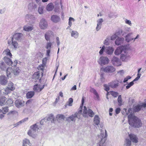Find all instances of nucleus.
Instances as JSON below:
<instances>
[{
  "label": "nucleus",
  "mask_w": 146,
  "mask_h": 146,
  "mask_svg": "<svg viewBox=\"0 0 146 146\" xmlns=\"http://www.w3.org/2000/svg\"><path fill=\"white\" fill-rule=\"evenodd\" d=\"M33 26L25 25L23 27V30L26 31H30L33 30Z\"/></svg>",
  "instance_id": "5701e85b"
},
{
  "label": "nucleus",
  "mask_w": 146,
  "mask_h": 146,
  "mask_svg": "<svg viewBox=\"0 0 146 146\" xmlns=\"http://www.w3.org/2000/svg\"><path fill=\"white\" fill-rule=\"evenodd\" d=\"M35 92L33 91L28 92L26 94V97L27 98H31L34 95Z\"/></svg>",
  "instance_id": "c9c22d12"
},
{
  "label": "nucleus",
  "mask_w": 146,
  "mask_h": 146,
  "mask_svg": "<svg viewBox=\"0 0 146 146\" xmlns=\"http://www.w3.org/2000/svg\"><path fill=\"white\" fill-rule=\"evenodd\" d=\"M6 103L9 106H11L13 104V101L11 99H9L7 100Z\"/></svg>",
  "instance_id": "603ef678"
},
{
  "label": "nucleus",
  "mask_w": 146,
  "mask_h": 146,
  "mask_svg": "<svg viewBox=\"0 0 146 146\" xmlns=\"http://www.w3.org/2000/svg\"><path fill=\"white\" fill-rule=\"evenodd\" d=\"M36 132L35 131L31 130L30 128V129L27 132V134L30 136L32 137H35L36 136Z\"/></svg>",
  "instance_id": "bb28decb"
},
{
  "label": "nucleus",
  "mask_w": 146,
  "mask_h": 146,
  "mask_svg": "<svg viewBox=\"0 0 146 146\" xmlns=\"http://www.w3.org/2000/svg\"><path fill=\"white\" fill-rule=\"evenodd\" d=\"M117 35L116 33L110 37L111 40H115L117 37Z\"/></svg>",
  "instance_id": "052dcab7"
},
{
  "label": "nucleus",
  "mask_w": 146,
  "mask_h": 146,
  "mask_svg": "<svg viewBox=\"0 0 146 146\" xmlns=\"http://www.w3.org/2000/svg\"><path fill=\"white\" fill-rule=\"evenodd\" d=\"M100 131L101 133L98 136V140L99 141V146H102V145L104 143L106 139L107 134L106 130V129H104L103 130L101 129Z\"/></svg>",
  "instance_id": "f03ea898"
},
{
  "label": "nucleus",
  "mask_w": 146,
  "mask_h": 146,
  "mask_svg": "<svg viewBox=\"0 0 146 146\" xmlns=\"http://www.w3.org/2000/svg\"><path fill=\"white\" fill-rule=\"evenodd\" d=\"M6 73L8 77H11L13 74V68L11 67L8 68L6 69Z\"/></svg>",
  "instance_id": "aec40b11"
},
{
  "label": "nucleus",
  "mask_w": 146,
  "mask_h": 146,
  "mask_svg": "<svg viewBox=\"0 0 146 146\" xmlns=\"http://www.w3.org/2000/svg\"><path fill=\"white\" fill-rule=\"evenodd\" d=\"M94 122V123L97 125L99 124L100 122V118L98 115H96L95 116Z\"/></svg>",
  "instance_id": "2f4dec72"
},
{
  "label": "nucleus",
  "mask_w": 146,
  "mask_h": 146,
  "mask_svg": "<svg viewBox=\"0 0 146 146\" xmlns=\"http://www.w3.org/2000/svg\"><path fill=\"white\" fill-rule=\"evenodd\" d=\"M125 143L127 144V146H130L131 145V141L128 139H126Z\"/></svg>",
  "instance_id": "13d9d810"
},
{
  "label": "nucleus",
  "mask_w": 146,
  "mask_h": 146,
  "mask_svg": "<svg viewBox=\"0 0 146 146\" xmlns=\"http://www.w3.org/2000/svg\"><path fill=\"white\" fill-rule=\"evenodd\" d=\"M129 115L128 117V122L129 124L135 128H139L141 127L142 123L140 119L135 116L134 113H132L131 109L129 108L127 113Z\"/></svg>",
  "instance_id": "f257e3e1"
},
{
  "label": "nucleus",
  "mask_w": 146,
  "mask_h": 146,
  "mask_svg": "<svg viewBox=\"0 0 146 146\" xmlns=\"http://www.w3.org/2000/svg\"><path fill=\"white\" fill-rule=\"evenodd\" d=\"M6 100V98L4 96L0 97V106H3L4 105Z\"/></svg>",
  "instance_id": "ea45409f"
},
{
  "label": "nucleus",
  "mask_w": 146,
  "mask_h": 146,
  "mask_svg": "<svg viewBox=\"0 0 146 146\" xmlns=\"http://www.w3.org/2000/svg\"><path fill=\"white\" fill-rule=\"evenodd\" d=\"M124 41V38L121 37H118L115 41L116 45H119L123 43Z\"/></svg>",
  "instance_id": "a211bd4d"
},
{
  "label": "nucleus",
  "mask_w": 146,
  "mask_h": 146,
  "mask_svg": "<svg viewBox=\"0 0 146 146\" xmlns=\"http://www.w3.org/2000/svg\"><path fill=\"white\" fill-rule=\"evenodd\" d=\"M41 74L39 72H35L33 76V78L35 82H36L38 80L39 81L40 80V75Z\"/></svg>",
  "instance_id": "4468645a"
},
{
  "label": "nucleus",
  "mask_w": 146,
  "mask_h": 146,
  "mask_svg": "<svg viewBox=\"0 0 146 146\" xmlns=\"http://www.w3.org/2000/svg\"><path fill=\"white\" fill-rule=\"evenodd\" d=\"M110 94L114 97H117L118 95V93L117 92L113 91L111 92Z\"/></svg>",
  "instance_id": "864d4df0"
},
{
  "label": "nucleus",
  "mask_w": 146,
  "mask_h": 146,
  "mask_svg": "<svg viewBox=\"0 0 146 146\" xmlns=\"http://www.w3.org/2000/svg\"><path fill=\"white\" fill-rule=\"evenodd\" d=\"M131 78V77L130 76H127L125 78L123 82L125 83L126 82L129 80Z\"/></svg>",
  "instance_id": "680f3d73"
},
{
  "label": "nucleus",
  "mask_w": 146,
  "mask_h": 146,
  "mask_svg": "<svg viewBox=\"0 0 146 146\" xmlns=\"http://www.w3.org/2000/svg\"><path fill=\"white\" fill-rule=\"evenodd\" d=\"M24 102L21 100H15V105L17 108H21L24 106Z\"/></svg>",
  "instance_id": "f8f14e48"
},
{
  "label": "nucleus",
  "mask_w": 146,
  "mask_h": 146,
  "mask_svg": "<svg viewBox=\"0 0 146 146\" xmlns=\"http://www.w3.org/2000/svg\"><path fill=\"white\" fill-rule=\"evenodd\" d=\"M101 81L103 83L105 81V78L102 75L101 76Z\"/></svg>",
  "instance_id": "774afa93"
},
{
  "label": "nucleus",
  "mask_w": 146,
  "mask_h": 146,
  "mask_svg": "<svg viewBox=\"0 0 146 146\" xmlns=\"http://www.w3.org/2000/svg\"><path fill=\"white\" fill-rule=\"evenodd\" d=\"M0 68L3 70H5L8 68L5 64L3 61H0Z\"/></svg>",
  "instance_id": "7c9ffc66"
},
{
  "label": "nucleus",
  "mask_w": 146,
  "mask_h": 146,
  "mask_svg": "<svg viewBox=\"0 0 146 146\" xmlns=\"http://www.w3.org/2000/svg\"><path fill=\"white\" fill-rule=\"evenodd\" d=\"M84 111L82 114L83 116L85 117H88L89 116L90 117H92L95 114L94 112L90 109L89 108L87 110L85 106L84 107Z\"/></svg>",
  "instance_id": "7ed1b4c3"
},
{
  "label": "nucleus",
  "mask_w": 146,
  "mask_h": 146,
  "mask_svg": "<svg viewBox=\"0 0 146 146\" xmlns=\"http://www.w3.org/2000/svg\"><path fill=\"white\" fill-rule=\"evenodd\" d=\"M120 109L119 108H117L115 110V113L117 114H118L120 112Z\"/></svg>",
  "instance_id": "338daca9"
},
{
  "label": "nucleus",
  "mask_w": 146,
  "mask_h": 146,
  "mask_svg": "<svg viewBox=\"0 0 146 146\" xmlns=\"http://www.w3.org/2000/svg\"><path fill=\"white\" fill-rule=\"evenodd\" d=\"M40 28L42 29H45L48 27V23L44 19H42L40 20L39 23Z\"/></svg>",
  "instance_id": "0eeeda50"
},
{
  "label": "nucleus",
  "mask_w": 146,
  "mask_h": 146,
  "mask_svg": "<svg viewBox=\"0 0 146 146\" xmlns=\"http://www.w3.org/2000/svg\"><path fill=\"white\" fill-rule=\"evenodd\" d=\"M21 71V70L19 68L15 67L13 68V74L14 75H17Z\"/></svg>",
  "instance_id": "cd10ccee"
},
{
  "label": "nucleus",
  "mask_w": 146,
  "mask_h": 146,
  "mask_svg": "<svg viewBox=\"0 0 146 146\" xmlns=\"http://www.w3.org/2000/svg\"><path fill=\"white\" fill-rule=\"evenodd\" d=\"M121 58L123 60H125L126 58V56L124 54H121Z\"/></svg>",
  "instance_id": "69168bd1"
},
{
  "label": "nucleus",
  "mask_w": 146,
  "mask_h": 146,
  "mask_svg": "<svg viewBox=\"0 0 146 146\" xmlns=\"http://www.w3.org/2000/svg\"><path fill=\"white\" fill-rule=\"evenodd\" d=\"M110 36L108 37L106 39H105L104 41V44L108 45H109L111 41Z\"/></svg>",
  "instance_id": "a19ab883"
},
{
  "label": "nucleus",
  "mask_w": 146,
  "mask_h": 146,
  "mask_svg": "<svg viewBox=\"0 0 146 146\" xmlns=\"http://www.w3.org/2000/svg\"><path fill=\"white\" fill-rule=\"evenodd\" d=\"M13 38L12 39V46H13L15 48H17L18 46V44L17 41H13Z\"/></svg>",
  "instance_id": "de8ad7c7"
},
{
  "label": "nucleus",
  "mask_w": 146,
  "mask_h": 146,
  "mask_svg": "<svg viewBox=\"0 0 146 146\" xmlns=\"http://www.w3.org/2000/svg\"><path fill=\"white\" fill-rule=\"evenodd\" d=\"M23 35L22 33H17L14 34L13 38L17 40H21L23 38Z\"/></svg>",
  "instance_id": "dca6fc26"
},
{
  "label": "nucleus",
  "mask_w": 146,
  "mask_h": 146,
  "mask_svg": "<svg viewBox=\"0 0 146 146\" xmlns=\"http://www.w3.org/2000/svg\"><path fill=\"white\" fill-rule=\"evenodd\" d=\"M35 17L31 14H27L25 16V20L26 22H29L31 23H35Z\"/></svg>",
  "instance_id": "423d86ee"
},
{
  "label": "nucleus",
  "mask_w": 146,
  "mask_h": 146,
  "mask_svg": "<svg viewBox=\"0 0 146 146\" xmlns=\"http://www.w3.org/2000/svg\"><path fill=\"white\" fill-rule=\"evenodd\" d=\"M119 82L117 81H114L109 83L108 84L110 87L112 88H116L118 86Z\"/></svg>",
  "instance_id": "2eb2a0df"
},
{
  "label": "nucleus",
  "mask_w": 146,
  "mask_h": 146,
  "mask_svg": "<svg viewBox=\"0 0 146 146\" xmlns=\"http://www.w3.org/2000/svg\"><path fill=\"white\" fill-rule=\"evenodd\" d=\"M44 85L41 86L40 85L36 84L34 86L33 89L35 92H39L44 88Z\"/></svg>",
  "instance_id": "1a4fd4ad"
},
{
  "label": "nucleus",
  "mask_w": 146,
  "mask_h": 146,
  "mask_svg": "<svg viewBox=\"0 0 146 146\" xmlns=\"http://www.w3.org/2000/svg\"><path fill=\"white\" fill-rule=\"evenodd\" d=\"M73 99L72 98H70L68 102V105L70 106H71L72 105V103L73 102Z\"/></svg>",
  "instance_id": "5fc2aeb1"
},
{
  "label": "nucleus",
  "mask_w": 146,
  "mask_h": 146,
  "mask_svg": "<svg viewBox=\"0 0 146 146\" xmlns=\"http://www.w3.org/2000/svg\"><path fill=\"white\" fill-rule=\"evenodd\" d=\"M129 136L133 142L136 143L138 142L137 138L135 135L130 134Z\"/></svg>",
  "instance_id": "6ab92c4d"
},
{
  "label": "nucleus",
  "mask_w": 146,
  "mask_h": 146,
  "mask_svg": "<svg viewBox=\"0 0 146 146\" xmlns=\"http://www.w3.org/2000/svg\"><path fill=\"white\" fill-rule=\"evenodd\" d=\"M1 91L3 93V95H7L10 92V90L7 87L3 89Z\"/></svg>",
  "instance_id": "f704fd0d"
},
{
  "label": "nucleus",
  "mask_w": 146,
  "mask_h": 146,
  "mask_svg": "<svg viewBox=\"0 0 146 146\" xmlns=\"http://www.w3.org/2000/svg\"><path fill=\"white\" fill-rule=\"evenodd\" d=\"M104 86L105 88L104 90L108 92L110 90V88L109 84H108V85L107 84H105L104 85Z\"/></svg>",
  "instance_id": "4d7b16f0"
},
{
  "label": "nucleus",
  "mask_w": 146,
  "mask_h": 146,
  "mask_svg": "<svg viewBox=\"0 0 146 146\" xmlns=\"http://www.w3.org/2000/svg\"><path fill=\"white\" fill-rule=\"evenodd\" d=\"M101 70L104 71L106 73L111 74L115 72V69L112 66H108L105 67L101 68Z\"/></svg>",
  "instance_id": "20e7f679"
},
{
  "label": "nucleus",
  "mask_w": 146,
  "mask_h": 146,
  "mask_svg": "<svg viewBox=\"0 0 146 146\" xmlns=\"http://www.w3.org/2000/svg\"><path fill=\"white\" fill-rule=\"evenodd\" d=\"M9 110L8 108L7 107H6L3 108L2 110H1V112L3 113V114H5L7 113Z\"/></svg>",
  "instance_id": "3c124183"
},
{
  "label": "nucleus",
  "mask_w": 146,
  "mask_h": 146,
  "mask_svg": "<svg viewBox=\"0 0 146 146\" xmlns=\"http://www.w3.org/2000/svg\"><path fill=\"white\" fill-rule=\"evenodd\" d=\"M133 34V33L131 32L127 34L124 36L125 39V40L128 42H133V36L132 35Z\"/></svg>",
  "instance_id": "6e6552de"
},
{
  "label": "nucleus",
  "mask_w": 146,
  "mask_h": 146,
  "mask_svg": "<svg viewBox=\"0 0 146 146\" xmlns=\"http://www.w3.org/2000/svg\"><path fill=\"white\" fill-rule=\"evenodd\" d=\"M79 118V117L76 113H75L74 115H72L71 116L68 117L66 119L68 121H70V120L72 121H75L76 119V118Z\"/></svg>",
  "instance_id": "f3484780"
},
{
  "label": "nucleus",
  "mask_w": 146,
  "mask_h": 146,
  "mask_svg": "<svg viewBox=\"0 0 146 146\" xmlns=\"http://www.w3.org/2000/svg\"><path fill=\"white\" fill-rule=\"evenodd\" d=\"M4 54H6L8 56L11 57L12 56V55L10 52V50L9 49H7L4 52Z\"/></svg>",
  "instance_id": "79ce46f5"
},
{
  "label": "nucleus",
  "mask_w": 146,
  "mask_h": 146,
  "mask_svg": "<svg viewBox=\"0 0 146 146\" xmlns=\"http://www.w3.org/2000/svg\"><path fill=\"white\" fill-rule=\"evenodd\" d=\"M83 107H81V106H80L79 110L78 112H76L75 113H77V114L78 115V116L79 117V118L80 119V116L81 115V114L82 113V109Z\"/></svg>",
  "instance_id": "09e8293b"
},
{
  "label": "nucleus",
  "mask_w": 146,
  "mask_h": 146,
  "mask_svg": "<svg viewBox=\"0 0 146 146\" xmlns=\"http://www.w3.org/2000/svg\"><path fill=\"white\" fill-rule=\"evenodd\" d=\"M7 87L11 91L14 90L15 89L13 84L11 82L8 83V87Z\"/></svg>",
  "instance_id": "4c0bfd02"
},
{
  "label": "nucleus",
  "mask_w": 146,
  "mask_h": 146,
  "mask_svg": "<svg viewBox=\"0 0 146 146\" xmlns=\"http://www.w3.org/2000/svg\"><path fill=\"white\" fill-rule=\"evenodd\" d=\"M8 82L7 78L5 76H0V84L2 85H5Z\"/></svg>",
  "instance_id": "9d476101"
},
{
  "label": "nucleus",
  "mask_w": 146,
  "mask_h": 146,
  "mask_svg": "<svg viewBox=\"0 0 146 146\" xmlns=\"http://www.w3.org/2000/svg\"><path fill=\"white\" fill-rule=\"evenodd\" d=\"M44 7L43 6H40L38 9V11L40 14H42L43 13Z\"/></svg>",
  "instance_id": "49530a36"
},
{
  "label": "nucleus",
  "mask_w": 146,
  "mask_h": 146,
  "mask_svg": "<svg viewBox=\"0 0 146 146\" xmlns=\"http://www.w3.org/2000/svg\"><path fill=\"white\" fill-rule=\"evenodd\" d=\"M125 48V47L123 46H121L118 47L115 50L114 53L116 55L120 54Z\"/></svg>",
  "instance_id": "ddd939ff"
},
{
  "label": "nucleus",
  "mask_w": 146,
  "mask_h": 146,
  "mask_svg": "<svg viewBox=\"0 0 146 146\" xmlns=\"http://www.w3.org/2000/svg\"><path fill=\"white\" fill-rule=\"evenodd\" d=\"M17 60H15L14 61V62H12V64H11V66H16L17 65Z\"/></svg>",
  "instance_id": "e2e57ef3"
},
{
  "label": "nucleus",
  "mask_w": 146,
  "mask_h": 146,
  "mask_svg": "<svg viewBox=\"0 0 146 146\" xmlns=\"http://www.w3.org/2000/svg\"><path fill=\"white\" fill-rule=\"evenodd\" d=\"M31 144L30 141L27 139H25L23 140L22 146H31Z\"/></svg>",
  "instance_id": "a878e982"
},
{
  "label": "nucleus",
  "mask_w": 146,
  "mask_h": 146,
  "mask_svg": "<svg viewBox=\"0 0 146 146\" xmlns=\"http://www.w3.org/2000/svg\"><path fill=\"white\" fill-rule=\"evenodd\" d=\"M114 51L113 48L111 46L106 47V53L108 54H111Z\"/></svg>",
  "instance_id": "b1692460"
},
{
  "label": "nucleus",
  "mask_w": 146,
  "mask_h": 146,
  "mask_svg": "<svg viewBox=\"0 0 146 146\" xmlns=\"http://www.w3.org/2000/svg\"><path fill=\"white\" fill-rule=\"evenodd\" d=\"M78 33L76 31H72L71 33V36L74 37L75 38H78Z\"/></svg>",
  "instance_id": "72a5a7b5"
},
{
  "label": "nucleus",
  "mask_w": 146,
  "mask_h": 146,
  "mask_svg": "<svg viewBox=\"0 0 146 146\" xmlns=\"http://www.w3.org/2000/svg\"><path fill=\"white\" fill-rule=\"evenodd\" d=\"M119 61V59L115 56H113L111 60L112 62L114 65L116 63L118 62Z\"/></svg>",
  "instance_id": "a18cd8bd"
},
{
  "label": "nucleus",
  "mask_w": 146,
  "mask_h": 146,
  "mask_svg": "<svg viewBox=\"0 0 146 146\" xmlns=\"http://www.w3.org/2000/svg\"><path fill=\"white\" fill-rule=\"evenodd\" d=\"M117 101L119 104L120 105H121L122 101L121 95L119 96L118 98Z\"/></svg>",
  "instance_id": "bf43d9fd"
},
{
  "label": "nucleus",
  "mask_w": 146,
  "mask_h": 146,
  "mask_svg": "<svg viewBox=\"0 0 146 146\" xmlns=\"http://www.w3.org/2000/svg\"><path fill=\"white\" fill-rule=\"evenodd\" d=\"M54 117L52 114H50L47 119L48 121H50L51 122H54Z\"/></svg>",
  "instance_id": "c03bdc74"
},
{
  "label": "nucleus",
  "mask_w": 146,
  "mask_h": 146,
  "mask_svg": "<svg viewBox=\"0 0 146 146\" xmlns=\"http://www.w3.org/2000/svg\"><path fill=\"white\" fill-rule=\"evenodd\" d=\"M90 91L93 93V94L96 96V98L97 100H99V95L96 91V90L94 88H91Z\"/></svg>",
  "instance_id": "e433bc0d"
},
{
  "label": "nucleus",
  "mask_w": 146,
  "mask_h": 146,
  "mask_svg": "<svg viewBox=\"0 0 146 146\" xmlns=\"http://www.w3.org/2000/svg\"><path fill=\"white\" fill-rule=\"evenodd\" d=\"M125 23L128 25H129L130 26L131 25V22L129 20H128L127 19H126L125 20Z\"/></svg>",
  "instance_id": "0e129e2a"
},
{
  "label": "nucleus",
  "mask_w": 146,
  "mask_h": 146,
  "mask_svg": "<svg viewBox=\"0 0 146 146\" xmlns=\"http://www.w3.org/2000/svg\"><path fill=\"white\" fill-rule=\"evenodd\" d=\"M109 62L108 58L105 56H101L98 60V62L101 66H103L108 64Z\"/></svg>",
  "instance_id": "39448f33"
},
{
  "label": "nucleus",
  "mask_w": 146,
  "mask_h": 146,
  "mask_svg": "<svg viewBox=\"0 0 146 146\" xmlns=\"http://www.w3.org/2000/svg\"><path fill=\"white\" fill-rule=\"evenodd\" d=\"M52 44L50 42H48L46 45V48L47 49L46 50V55L48 56H50V49L51 48Z\"/></svg>",
  "instance_id": "412c9836"
},
{
  "label": "nucleus",
  "mask_w": 146,
  "mask_h": 146,
  "mask_svg": "<svg viewBox=\"0 0 146 146\" xmlns=\"http://www.w3.org/2000/svg\"><path fill=\"white\" fill-rule=\"evenodd\" d=\"M141 107L140 105H137L133 108V111L134 112H138L141 109Z\"/></svg>",
  "instance_id": "37998d69"
},
{
  "label": "nucleus",
  "mask_w": 146,
  "mask_h": 146,
  "mask_svg": "<svg viewBox=\"0 0 146 146\" xmlns=\"http://www.w3.org/2000/svg\"><path fill=\"white\" fill-rule=\"evenodd\" d=\"M134 84V82H130L128 85L126 86V88L127 89H128L130 88Z\"/></svg>",
  "instance_id": "6e6d98bb"
},
{
  "label": "nucleus",
  "mask_w": 146,
  "mask_h": 146,
  "mask_svg": "<svg viewBox=\"0 0 146 146\" xmlns=\"http://www.w3.org/2000/svg\"><path fill=\"white\" fill-rule=\"evenodd\" d=\"M51 20L54 23H57L59 21L60 18L57 15H53L51 17Z\"/></svg>",
  "instance_id": "393cba45"
},
{
  "label": "nucleus",
  "mask_w": 146,
  "mask_h": 146,
  "mask_svg": "<svg viewBox=\"0 0 146 146\" xmlns=\"http://www.w3.org/2000/svg\"><path fill=\"white\" fill-rule=\"evenodd\" d=\"M30 128L31 130H33V131H35L36 132L37 131L38 129H39V128L38 125L36 124L31 126Z\"/></svg>",
  "instance_id": "58836bf2"
},
{
  "label": "nucleus",
  "mask_w": 146,
  "mask_h": 146,
  "mask_svg": "<svg viewBox=\"0 0 146 146\" xmlns=\"http://www.w3.org/2000/svg\"><path fill=\"white\" fill-rule=\"evenodd\" d=\"M53 33L51 31H48L45 35V38L46 40L48 41L49 40L50 36L52 35H53Z\"/></svg>",
  "instance_id": "4be33fe9"
},
{
  "label": "nucleus",
  "mask_w": 146,
  "mask_h": 146,
  "mask_svg": "<svg viewBox=\"0 0 146 146\" xmlns=\"http://www.w3.org/2000/svg\"><path fill=\"white\" fill-rule=\"evenodd\" d=\"M65 118V117L62 115L58 114L57 115L56 117V119L59 122L61 121H62L64 120Z\"/></svg>",
  "instance_id": "c756f323"
},
{
  "label": "nucleus",
  "mask_w": 146,
  "mask_h": 146,
  "mask_svg": "<svg viewBox=\"0 0 146 146\" xmlns=\"http://www.w3.org/2000/svg\"><path fill=\"white\" fill-rule=\"evenodd\" d=\"M104 21L102 18H100L97 20V26L96 27V30L98 31L101 28V26L102 25V23Z\"/></svg>",
  "instance_id": "9b49d317"
},
{
  "label": "nucleus",
  "mask_w": 146,
  "mask_h": 146,
  "mask_svg": "<svg viewBox=\"0 0 146 146\" xmlns=\"http://www.w3.org/2000/svg\"><path fill=\"white\" fill-rule=\"evenodd\" d=\"M4 60L5 62L8 65H11L12 64V61L11 59L6 57H5L4 58Z\"/></svg>",
  "instance_id": "c85d7f7f"
},
{
  "label": "nucleus",
  "mask_w": 146,
  "mask_h": 146,
  "mask_svg": "<svg viewBox=\"0 0 146 146\" xmlns=\"http://www.w3.org/2000/svg\"><path fill=\"white\" fill-rule=\"evenodd\" d=\"M104 51L106 52V47L104 45L103 46L102 48L99 51V54L100 55H102Z\"/></svg>",
  "instance_id": "8fccbe9b"
},
{
  "label": "nucleus",
  "mask_w": 146,
  "mask_h": 146,
  "mask_svg": "<svg viewBox=\"0 0 146 146\" xmlns=\"http://www.w3.org/2000/svg\"><path fill=\"white\" fill-rule=\"evenodd\" d=\"M54 8V5L52 3H50L48 4L47 5L46 9L48 11H50L53 9Z\"/></svg>",
  "instance_id": "473e14b6"
}]
</instances>
